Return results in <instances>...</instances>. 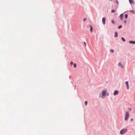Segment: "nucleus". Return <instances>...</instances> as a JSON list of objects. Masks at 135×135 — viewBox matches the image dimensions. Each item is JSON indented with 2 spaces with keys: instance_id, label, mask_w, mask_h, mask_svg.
Masks as SVG:
<instances>
[{
  "instance_id": "obj_2",
  "label": "nucleus",
  "mask_w": 135,
  "mask_h": 135,
  "mask_svg": "<svg viewBox=\"0 0 135 135\" xmlns=\"http://www.w3.org/2000/svg\"><path fill=\"white\" fill-rule=\"evenodd\" d=\"M129 116V112L127 111L126 112L125 117V120H127Z\"/></svg>"
},
{
  "instance_id": "obj_10",
  "label": "nucleus",
  "mask_w": 135,
  "mask_h": 135,
  "mask_svg": "<svg viewBox=\"0 0 135 135\" xmlns=\"http://www.w3.org/2000/svg\"><path fill=\"white\" fill-rule=\"evenodd\" d=\"M118 65L121 68L123 67V66L120 63H119L118 64Z\"/></svg>"
},
{
  "instance_id": "obj_25",
  "label": "nucleus",
  "mask_w": 135,
  "mask_h": 135,
  "mask_svg": "<svg viewBox=\"0 0 135 135\" xmlns=\"http://www.w3.org/2000/svg\"><path fill=\"white\" fill-rule=\"evenodd\" d=\"M127 21H124V22L125 23H126Z\"/></svg>"
},
{
  "instance_id": "obj_7",
  "label": "nucleus",
  "mask_w": 135,
  "mask_h": 135,
  "mask_svg": "<svg viewBox=\"0 0 135 135\" xmlns=\"http://www.w3.org/2000/svg\"><path fill=\"white\" fill-rule=\"evenodd\" d=\"M89 27H90V31L91 32H92V31H93V28H92V26L90 25H89Z\"/></svg>"
},
{
  "instance_id": "obj_17",
  "label": "nucleus",
  "mask_w": 135,
  "mask_h": 135,
  "mask_svg": "<svg viewBox=\"0 0 135 135\" xmlns=\"http://www.w3.org/2000/svg\"><path fill=\"white\" fill-rule=\"evenodd\" d=\"M110 52L112 53L114 52V50H113L112 49L110 50Z\"/></svg>"
},
{
  "instance_id": "obj_19",
  "label": "nucleus",
  "mask_w": 135,
  "mask_h": 135,
  "mask_svg": "<svg viewBox=\"0 0 135 135\" xmlns=\"http://www.w3.org/2000/svg\"><path fill=\"white\" fill-rule=\"evenodd\" d=\"M112 22L113 24H115V23H114V21L113 20H112Z\"/></svg>"
},
{
  "instance_id": "obj_18",
  "label": "nucleus",
  "mask_w": 135,
  "mask_h": 135,
  "mask_svg": "<svg viewBox=\"0 0 135 135\" xmlns=\"http://www.w3.org/2000/svg\"><path fill=\"white\" fill-rule=\"evenodd\" d=\"M74 68H76V64H74Z\"/></svg>"
},
{
  "instance_id": "obj_5",
  "label": "nucleus",
  "mask_w": 135,
  "mask_h": 135,
  "mask_svg": "<svg viewBox=\"0 0 135 135\" xmlns=\"http://www.w3.org/2000/svg\"><path fill=\"white\" fill-rule=\"evenodd\" d=\"M105 18H102V22L104 25L105 24Z\"/></svg>"
},
{
  "instance_id": "obj_28",
  "label": "nucleus",
  "mask_w": 135,
  "mask_h": 135,
  "mask_svg": "<svg viewBox=\"0 0 135 135\" xmlns=\"http://www.w3.org/2000/svg\"><path fill=\"white\" fill-rule=\"evenodd\" d=\"M102 98H103V97H102Z\"/></svg>"
},
{
  "instance_id": "obj_3",
  "label": "nucleus",
  "mask_w": 135,
  "mask_h": 135,
  "mask_svg": "<svg viewBox=\"0 0 135 135\" xmlns=\"http://www.w3.org/2000/svg\"><path fill=\"white\" fill-rule=\"evenodd\" d=\"M106 94V90H103L102 92V95L103 96L105 95Z\"/></svg>"
},
{
  "instance_id": "obj_11",
  "label": "nucleus",
  "mask_w": 135,
  "mask_h": 135,
  "mask_svg": "<svg viewBox=\"0 0 135 135\" xmlns=\"http://www.w3.org/2000/svg\"><path fill=\"white\" fill-rule=\"evenodd\" d=\"M129 1L130 4L134 3V2L132 0H129Z\"/></svg>"
},
{
  "instance_id": "obj_27",
  "label": "nucleus",
  "mask_w": 135,
  "mask_h": 135,
  "mask_svg": "<svg viewBox=\"0 0 135 135\" xmlns=\"http://www.w3.org/2000/svg\"><path fill=\"white\" fill-rule=\"evenodd\" d=\"M131 121H132L133 120V119L132 118H131Z\"/></svg>"
},
{
  "instance_id": "obj_8",
  "label": "nucleus",
  "mask_w": 135,
  "mask_h": 135,
  "mask_svg": "<svg viewBox=\"0 0 135 135\" xmlns=\"http://www.w3.org/2000/svg\"><path fill=\"white\" fill-rule=\"evenodd\" d=\"M130 44H135V41H129Z\"/></svg>"
},
{
  "instance_id": "obj_23",
  "label": "nucleus",
  "mask_w": 135,
  "mask_h": 135,
  "mask_svg": "<svg viewBox=\"0 0 135 135\" xmlns=\"http://www.w3.org/2000/svg\"><path fill=\"white\" fill-rule=\"evenodd\" d=\"M116 2L118 4H119V3H118V1L117 0H116Z\"/></svg>"
},
{
  "instance_id": "obj_12",
  "label": "nucleus",
  "mask_w": 135,
  "mask_h": 135,
  "mask_svg": "<svg viewBox=\"0 0 135 135\" xmlns=\"http://www.w3.org/2000/svg\"><path fill=\"white\" fill-rule=\"evenodd\" d=\"M118 36V33L117 32H116L115 33V35L114 36L115 37H117Z\"/></svg>"
},
{
  "instance_id": "obj_9",
  "label": "nucleus",
  "mask_w": 135,
  "mask_h": 135,
  "mask_svg": "<svg viewBox=\"0 0 135 135\" xmlns=\"http://www.w3.org/2000/svg\"><path fill=\"white\" fill-rule=\"evenodd\" d=\"M119 17H120V18L121 20H122V19H123V14H121L120 15Z\"/></svg>"
},
{
  "instance_id": "obj_6",
  "label": "nucleus",
  "mask_w": 135,
  "mask_h": 135,
  "mask_svg": "<svg viewBox=\"0 0 135 135\" xmlns=\"http://www.w3.org/2000/svg\"><path fill=\"white\" fill-rule=\"evenodd\" d=\"M125 84L126 85V87L128 89H129V86L128 85V81H126L125 82Z\"/></svg>"
},
{
  "instance_id": "obj_20",
  "label": "nucleus",
  "mask_w": 135,
  "mask_h": 135,
  "mask_svg": "<svg viewBox=\"0 0 135 135\" xmlns=\"http://www.w3.org/2000/svg\"><path fill=\"white\" fill-rule=\"evenodd\" d=\"M122 26L120 25V26H119L118 27V28L119 29H120L121 28H122Z\"/></svg>"
},
{
  "instance_id": "obj_4",
  "label": "nucleus",
  "mask_w": 135,
  "mask_h": 135,
  "mask_svg": "<svg viewBox=\"0 0 135 135\" xmlns=\"http://www.w3.org/2000/svg\"><path fill=\"white\" fill-rule=\"evenodd\" d=\"M119 91H118L116 90H115L113 93V95H116L118 94V93Z\"/></svg>"
},
{
  "instance_id": "obj_15",
  "label": "nucleus",
  "mask_w": 135,
  "mask_h": 135,
  "mask_svg": "<svg viewBox=\"0 0 135 135\" xmlns=\"http://www.w3.org/2000/svg\"><path fill=\"white\" fill-rule=\"evenodd\" d=\"M125 18H127L128 17V15L127 14H126L125 16Z\"/></svg>"
},
{
  "instance_id": "obj_24",
  "label": "nucleus",
  "mask_w": 135,
  "mask_h": 135,
  "mask_svg": "<svg viewBox=\"0 0 135 135\" xmlns=\"http://www.w3.org/2000/svg\"><path fill=\"white\" fill-rule=\"evenodd\" d=\"M86 20V19L85 18L83 20V21H85Z\"/></svg>"
},
{
  "instance_id": "obj_13",
  "label": "nucleus",
  "mask_w": 135,
  "mask_h": 135,
  "mask_svg": "<svg viewBox=\"0 0 135 135\" xmlns=\"http://www.w3.org/2000/svg\"><path fill=\"white\" fill-rule=\"evenodd\" d=\"M122 40L124 41V42H125L126 41V40H125V39L123 37H122Z\"/></svg>"
},
{
  "instance_id": "obj_21",
  "label": "nucleus",
  "mask_w": 135,
  "mask_h": 135,
  "mask_svg": "<svg viewBox=\"0 0 135 135\" xmlns=\"http://www.w3.org/2000/svg\"><path fill=\"white\" fill-rule=\"evenodd\" d=\"M84 104H85V105H86L87 104V101H85V102Z\"/></svg>"
},
{
  "instance_id": "obj_22",
  "label": "nucleus",
  "mask_w": 135,
  "mask_h": 135,
  "mask_svg": "<svg viewBox=\"0 0 135 135\" xmlns=\"http://www.w3.org/2000/svg\"><path fill=\"white\" fill-rule=\"evenodd\" d=\"M73 63L72 62H70V65L71 66L72 65H73Z\"/></svg>"
},
{
  "instance_id": "obj_14",
  "label": "nucleus",
  "mask_w": 135,
  "mask_h": 135,
  "mask_svg": "<svg viewBox=\"0 0 135 135\" xmlns=\"http://www.w3.org/2000/svg\"><path fill=\"white\" fill-rule=\"evenodd\" d=\"M115 12V11L114 9H112L111 10V12L112 13L114 12Z\"/></svg>"
},
{
  "instance_id": "obj_26",
  "label": "nucleus",
  "mask_w": 135,
  "mask_h": 135,
  "mask_svg": "<svg viewBox=\"0 0 135 135\" xmlns=\"http://www.w3.org/2000/svg\"><path fill=\"white\" fill-rule=\"evenodd\" d=\"M84 45H85V46H86V43L85 42H84Z\"/></svg>"
},
{
  "instance_id": "obj_1",
  "label": "nucleus",
  "mask_w": 135,
  "mask_h": 135,
  "mask_svg": "<svg viewBox=\"0 0 135 135\" xmlns=\"http://www.w3.org/2000/svg\"><path fill=\"white\" fill-rule=\"evenodd\" d=\"M127 131V129L126 128H124L120 132V134H123L126 133Z\"/></svg>"
},
{
  "instance_id": "obj_16",
  "label": "nucleus",
  "mask_w": 135,
  "mask_h": 135,
  "mask_svg": "<svg viewBox=\"0 0 135 135\" xmlns=\"http://www.w3.org/2000/svg\"><path fill=\"white\" fill-rule=\"evenodd\" d=\"M128 110L129 111H132V109L131 108H128Z\"/></svg>"
}]
</instances>
